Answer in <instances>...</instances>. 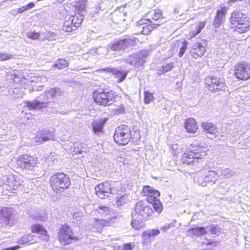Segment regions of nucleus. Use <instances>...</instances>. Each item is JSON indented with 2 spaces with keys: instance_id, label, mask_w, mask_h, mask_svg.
<instances>
[{
  "instance_id": "1",
  "label": "nucleus",
  "mask_w": 250,
  "mask_h": 250,
  "mask_svg": "<svg viewBox=\"0 0 250 250\" xmlns=\"http://www.w3.org/2000/svg\"><path fill=\"white\" fill-rule=\"evenodd\" d=\"M150 204L143 200L137 202L131 214V226L137 230L145 226L144 222L153 218L155 211Z\"/></svg>"
},
{
  "instance_id": "2",
  "label": "nucleus",
  "mask_w": 250,
  "mask_h": 250,
  "mask_svg": "<svg viewBox=\"0 0 250 250\" xmlns=\"http://www.w3.org/2000/svg\"><path fill=\"white\" fill-rule=\"evenodd\" d=\"M120 97L113 90H106L103 88H97L92 93L94 102L97 104L104 107L109 106Z\"/></svg>"
},
{
  "instance_id": "3",
  "label": "nucleus",
  "mask_w": 250,
  "mask_h": 250,
  "mask_svg": "<svg viewBox=\"0 0 250 250\" xmlns=\"http://www.w3.org/2000/svg\"><path fill=\"white\" fill-rule=\"evenodd\" d=\"M230 22L233 25L231 28L234 33L242 34L250 29V19L240 11H234L230 18Z\"/></svg>"
},
{
  "instance_id": "4",
  "label": "nucleus",
  "mask_w": 250,
  "mask_h": 250,
  "mask_svg": "<svg viewBox=\"0 0 250 250\" xmlns=\"http://www.w3.org/2000/svg\"><path fill=\"white\" fill-rule=\"evenodd\" d=\"M49 182L51 189L55 193H61L69 188L71 185V180L69 176L60 172L51 175Z\"/></svg>"
},
{
  "instance_id": "5",
  "label": "nucleus",
  "mask_w": 250,
  "mask_h": 250,
  "mask_svg": "<svg viewBox=\"0 0 250 250\" xmlns=\"http://www.w3.org/2000/svg\"><path fill=\"white\" fill-rule=\"evenodd\" d=\"M142 194L146 197L147 203L150 204L155 211L160 214L163 211V206L159 199L160 192L159 190L155 189L149 186L143 187L142 190Z\"/></svg>"
},
{
  "instance_id": "6",
  "label": "nucleus",
  "mask_w": 250,
  "mask_h": 250,
  "mask_svg": "<svg viewBox=\"0 0 250 250\" xmlns=\"http://www.w3.org/2000/svg\"><path fill=\"white\" fill-rule=\"evenodd\" d=\"M58 240L62 246L71 244L73 242L78 241L72 228L68 225L63 224L58 229Z\"/></svg>"
},
{
  "instance_id": "7",
  "label": "nucleus",
  "mask_w": 250,
  "mask_h": 250,
  "mask_svg": "<svg viewBox=\"0 0 250 250\" xmlns=\"http://www.w3.org/2000/svg\"><path fill=\"white\" fill-rule=\"evenodd\" d=\"M113 138L117 144L125 146L127 145L131 140H133L135 137L132 134L131 128L129 126L121 125L116 128Z\"/></svg>"
},
{
  "instance_id": "8",
  "label": "nucleus",
  "mask_w": 250,
  "mask_h": 250,
  "mask_svg": "<svg viewBox=\"0 0 250 250\" xmlns=\"http://www.w3.org/2000/svg\"><path fill=\"white\" fill-rule=\"evenodd\" d=\"M83 20V15L81 13H77L66 18L62 29L65 32H70L76 30L82 24Z\"/></svg>"
},
{
  "instance_id": "9",
  "label": "nucleus",
  "mask_w": 250,
  "mask_h": 250,
  "mask_svg": "<svg viewBox=\"0 0 250 250\" xmlns=\"http://www.w3.org/2000/svg\"><path fill=\"white\" fill-rule=\"evenodd\" d=\"M148 51L142 50L139 53L129 55L124 60L126 63L133 65L135 67L142 66L146 61L148 56Z\"/></svg>"
},
{
  "instance_id": "10",
  "label": "nucleus",
  "mask_w": 250,
  "mask_h": 250,
  "mask_svg": "<svg viewBox=\"0 0 250 250\" xmlns=\"http://www.w3.org/2000/svg\"><path fill=\"white\" fill-rule=\"evenodd\" d=\"M114 189L112 184L105 181L97 185L95 188V193L97 196L101 199H105L109 197L113 193Z\"/></svg>"
},
{
  "instance_id": "11",
  "label": "nucleus",
  "mask_w": 250,
  "mask_h": 250,
  "mask_svg": "<svg viewBox=\"0 0 250 250\" xmlns=\"http://www.w3.org/2000/svg\"><path fill=\"white\" fill-rule=\"evenodd\" d=\"M201 127L206 134H209L213 138L223 136V129L217 127V125L212 122H203L201 123Z\"/></svg>"
},
{
  "instance_id": "12",
  "label": "nucleus",
  "mask_w": 250,
  "mask_h": 250,
  "mask_svg": "<svg viewBox=\"0 0 250 250\" xmlns=\"http://www.w3.org/2000/svg\"><path fill=\"white\" fill-rule=\"evenodd\" d=\"M234 74L236 78H250V64L242 62L235 66Z\"/></svg>"
},
{
  "instance_id": "13",
  "label": "nucleus",
  "mask_w": 250,
  "mask_h": 250,
  "mask_svg": "<svg viewBox=\"0 0 250 250\" xmlns=\"http://www.w3.org/2000/svg\"><path fill=\"white\" fill-rule=\"evenodd\" d=\"M188 149L196 159H200L205 156L208 150L207 147L202 146L200 143L197 142L190 144Z\"/></svg>"
},
{
  "instance_id": "14",
  "label": "nucleus",
  "mask_w": 250,
  "mask_h": 250,
  "mask_svg": "<svg viewBox=\"0 0 250 250\" xmlns=\"http://www.w3.org/2000/svg\"><path fill=\"white\" fill-rule=\"evenodd\" d=\"M137 26L142 29L141 33L144 35H147L154 29L160 26L159 23H153L150 19L141 20L137 22Z\"/></svg>"
},
{
  "instance_id": "15",
  "label": "nucleus",
  "mask_w": 250,
  "mask_h": 250,
  "mask_svg": "<svg viewBox=\"0 0 250 250\" xmlns=\"http://www.w3.org/2000/svg\"><path fill=\"white\" fill-rule=\"evenodd\" d=\"M31 231L33 233L38 234L39 238L42 241L47 242L50 239L47 230L42 224L36 223L31 225Z\"/></svg>"
},
{
  "instance_id": "16",
  "label": "nucleus",
  "mask_w": 250,
  "mask_h": 250,
  "mask_svg": "<svg viewBox=\"0 0 250 250\" xmlns=\"http://www.w3.org/2000/svg\"><path fill=\"white\" fill-rule=\"evenodd\" d=\"M207 46V43L204 40L194 43L191 50L192 57L195 59L202 57L206 51Z\"/></svg>"
},
{
  "instance_id": "17",
  "label": "nucleus",
  "mask_w": 250,
  "mask_h": 250,
  "mask_svg": "<svg viewBox=\"0 0 250 250\" xmlns=\"http://www.w3.org/2000/svg\"><path fill=\"white\" fill-rule=\"evenodd\" d=\"M132 42L131 39L125 38L112 42L109 44V48L113 51H121L127 48Z\"/></svg>"
},
{
  "instance_id": "18",
  "label": "nucleus",
  "mask_w": 250,
  "mask_h": 250,
  "mask_svg": "<svg viewBox=\"0 0 250 250\" xmlns=\"http://www.w3.org/2000/svg\"><path fill=\"white\" fill-rule=\"evenodd\" d=\"M96 72H104L106 73H111L118 78H125L128 71L122 67H116L111 68L106 67L96 70Z\"/></svg>"
},
{
  "instance_id": "19",
  "label": "nucleus",
  "mask_w": 250,
  "mask_h": 250,
  "mask_svg": "<svg viewBox=\"0 0 250 250\" xmlns=\"http://www.w3.org/2000/svg\"><path fill=\"white\" fill-rule=\"evenodd\" d=\"M184 126L186 131L190 134H194L198 130V125L194 118L186 119L184 122Z\"/></svg>"
},
{
  "instance_id": "20",
  "label": "nucleus",
  "mask_w": 250,
  "mask_h": 250,
  "mask_svg": "<svg viewBox=\"0 0 250 250\" xmlns=\"http://www.w3.org/2000/svg\"><path fill=\"white\" fill-rule=\"evenodd\" d=\"M30 158V156L27 155H21L17 159V165L23 169L33 167L32 163Z\"/></svg>"
},
{
  "instance_id": "21",
  "label": "nucleus",
  "mask_w": 250,
  "mask_h": 250,
  "mask_svg": "<svg viewBox=\"0 0 250 250\" xmlns=\"http://www.w3.org/2000/svg\"><path fill=\"white\" fill-rule=\"evenodd\" d=\"M225 17V12L223 9L217 11L216 15L214 20L213 26L215 28H218L221 24L224 21Z\"/></svg>"
},
{
  "instance_id": "22",
  "label": "nucleus",
  "mask_w": 250,
  "mask_h": 250,
  "mask_svg": "<svg viewBox=\"0 0 250 250\" xmlns=\"http://www.w3.org/2000/svg\"><path fill=\"white\" fill-rule=\"evenodd\" d=\"M194 159H196L195 157L192 154L188 148L184 151L181 158L183 164L188 165L193 163Z\"/></svg>"
},
{
  "instance_id": "23",
  "label": "nucleus",
  "mask_w": 250,
  "mask_h": 250,
  "mask_svg": "<svg viewBox=\"0 0 250 250\" xmlns=\"http://www.w3.org/2000/svg\"><path fill=\"white\" fill-rule=\"evenodd\" d=\"M107 119H100L94 121L92 123V125L93 128V131L94 133H97L103 131V127Z\"/></svg>"
},
{
  "instance_id": "24",
  "label": "nucleus",
  "mask_w": 250,
  "mask_h": 250,
  "mask_svg": "<svg viewBox=\"0 0 250 250\" xmlns=\"http://www.w3.org/2000/svg\"><path fill=\"white\" fill-rule=\"evenodd\" d=\"M25 104L26 107L30 110L41 109L47 106V103H41L38 101H28L25 102Z\"/></svg>"
},
{
  "instance_id": "25",
  "label": "nucleus",
  "mask_w": 250,
  "mask_h": 250,
  "mask_svg": "<svg viewBox=\"0 0 250 250\" xmlns=\"http://www.w3.org/2000/svg\"><path fill=\"white\" fill-rule=\"evenodd\" d=\"M148 16L154 21H153V23H159L161 24L160 22L163 19V17L160 10L155 9L153 11L150 12Z\"/></svg>"
},
{
  "instance_id": "26",
  "label": "nucleus",
  "mask_w": 250,
  "mask_h": 250,
  "mask_svg": "<svg viewBox=\"0 0 250 250\" xmlns=\"http://www.w3.org/2000/svg\"><path fill=\"white\" fill-rule=\"evenodd\" d=\"M36 236L31 233L24 235L20 239V243L22 244H33L37 242L36 240Z\"/></svg>"
},
{
  "instance_id": "27",
  "label": "nucleus",
  "mask_w": 250,
  "mask_h": 250,
  "mask_svg": "<svg viewBox=\"0 0 250 250\" xmlns=\"http://www.w3.org/2000/svg\"><path fill=\"white\" fill-rule=\"evenodd\" d=\"M49 132L45 131H39L35 137L36 141L39 143L47 141L50 139L49 136Z\"/></svg>"
},
{
  "instance_id": "28",
  "label": "nucleus",
  "mask_w": 250,
  "mask_h": 250,
  "mask_svg": "<svg viewBox=\"0 0 250 250\" xmlns=\"http://www.w3.org/2000/svg\"><path fill=\"white\" fill-rule=\"evenodd\" d=\"M86 3L87 0H86L76 1L73 2V6L75 7V10L78 12V13H80V12L85 11Z\"/></svg>"
},
{
  "instance_id": "29",
  "label": "nucleus",
  "mask_w": 250,
  "mask_h": 250,
  "mask_svg": "<svg viewBox=\"0 0 250 250\" xmlns=\"http://www.w3.org/2000/svg\"><path fill=\"white\" fill-rule=\"evenodd\" d=\"M160 233V231L158 229H152L150 230H146L144 231L142 234L141 236L145 239H148L151 237H154L158 235Z\"/></svg>"
},
{
  "instance_id": "30",
  "label": "nucleus",
  "mask_w": 250,
  "mask_h": 250,
  "mask_svg": "<svg viewBox=\"0 0 250 250\" xmlns=\"http://www.w3.org/2000/svg\"><path fill=\"white\" fill-rule=\"evenodd\" d=\"M189 231L196 236H202L207 233V230L204 227H195L190 228Z\"/></svg>"
},
{
  "instance_id": "31",
  "label": "nucleus",
  "mask_w": 250,
  "mask_h": 250,
  "mask_svg": "<svg viewBox=\"0 0 250 250\" xmlns=\"http://www.w3.org/2000/svg\"><path fill=\"white\" fill-rule=\"evenodd\" d=\"M144 95V102L145 104H149L154 101L155 98L153 93L151 92L149 90L145 91Z\"/></svg>"
},
{
  "instance_id": "32",
  "label": "nucleus",
  "mask_w": 250,
  "mask_h": 250,
  "mask_svg": "<svg viewBox=\"0 0 250 250\" xmlns=\"http://www.w3.org/2000/svg\"><path fill=\"white\" fill-rule=\"evenodd\" d=\"M68 66V62L62 59H58V61L53 64V67L59 69L64 68Z\"/></svg>"
},
{
  "instance_id": "33",
  "label": "nucleus",
  "mask_w": 250,
  "mask_h": 250,
  "mask_svg": "<svg viewBox=\"0 0 250 250\" xmlns=\"http://www.w3.org/2000/svg\"><path fill=\"white\" fill-rule=\"evenodd\" d=\"M173 67V62H170L164 64L158 70V74L160 75L170 70Z\"/></svg>"
},
{
  "instance_id": "34",
  "label": "nucleus",
  "mask_w": 250,
  "mask_h": 250,
  "mask_svg": "<svg viewBox=\"0 0 250 250\" xmlns=\"http://www.w3.org/2000/svg\"><path fill=\"white\" fill-rule=\"evenodd\" d=\"M48 96L53 98L61 97L62 95V93L58 88H53L50 89L48 91Z\"/></svg>"
},
{
  "instance_id": "35",
  "label": "nucleus",
  "mask_w": 250,
  "mask_h": 250,
  "mask_svg": "<svg viewBox=\"0 0 250 250\" xmlns=\"http://www.w3.org/2000/svg\"><path fill=\"white\" fill-rule=\"evenodd\" d=\"M11 220V215L8 214L7 215H4L2 210L0 211V223H5L6 224H9Z\"/></svg>"
},
{
  "instance_id": "36",
  "label": "nucleus",
  "mask_w": 250,
  "mask_h": 250,
  "mask_svg": "<svg viewBox=\"0 0 250 250\" xmlns=\"http://www.w3.org/2000/svg\"><path fill=\"white\" fill-rule=\"evenodd\" d=\"M13 55L6 53H0V61H5L14 58Z\"/></svg>"
},
{
  "instance_id": "37",
  "label": "nucleus",
  "mask_w": 250,
  "mask_h": 250,
  "mask_svg": "<svg viewBox=\"0 0 250 250\" xmlns=\"http://www.w3.org/2000/svg\"><path fill=\"white\" fill-rule=\"evenodd\" d=\"M27 36L33 40H36L39 38L40 34L39 33H36L34 31H30L27 33Z\"/></svg>"
},
{
  "instance_id": "38",
  "label": "nucleus",
  "mask_w": 250,
  "mask_h": 250,
  "mask_svg": "<svg viewBox=\"0 0 250 250\" xmlns=\"http://www.w3.org/2000/svg\"><path fill=\"white\" fill-rule=\"evenodd\" d=\"M205 25V23L204 22H200L197 27V30L195 32L194 31L192 32V34L193 35V36H195L199 34L204 27Z\"/></svg>"
},
{
  "instance_id": "39",
  "label": "nucleus",
  "mask_w": 250,
  "mask_h": 250,
  "mask_svg": "<svg viewBox=\"0 0 250 250\" xmlns=\"http://www.w3.org/2000/svg\"><path fill=\"white\" fill-rule=\"evenodd\" d=\"M187 45L188 44L186 41L183 42V46L180 48V51L179 53V57H181L184 55L187 48Z\"/></svg>"
},
{
  "instance_id": "40",
  "label": "nucleus",
  "mask_w": 250,
  "mask_h": 250,
  "mask_svg": "<svg viewBox=\"0 0 250 250\" xmlns=\"http://www.w3.org/2000/svg\"><path fill=\"white\" fill-rule=\"evenodd\" d=\"M134 247V245L132 243H126L123 245V250H131Z\"/></svg>"
},
{
  "instance_id": "41",
  "label": "nucleus",
  "mask_w": 250,
  "mask_h": 250,
  "mask_svg": "<svg viewBox=\"0 0 250 250\" xmlns=\"http://www.w3.org/2000/svg\"><path fill=\"white\" fill-rule=\"evenodd\" d=\"M210 231L212 234H217L219 232V228L217 227V225L211 226Z\"/></svg>"
},
{
  "instance_id": "42",
  "label": "nucleus",
  "mask_w": 250,
  "mask_h": 250,
  "mask_svg": "<svg viewBox=\"0 0 250 250\" xmlns=\"http://www.w3.org/2000/svg\"><path fill=\"white\" fill-rule=\"evenodd\" d=\"M95 221L99 225H101L102 227H104L106 225L107 222L106 220L102 219L100 220L99 218H95Z\"/></svg>"
},
{
  "instance_id": "43",
  "label": "nucleus",
  "mask_w": 250,
  "mask_h": 250,
  "mask_svg": "<svg viewBox=\"0 0 250 250\" xmlns=\"http://www.w3.org/2000/svg\"><path fill=\"white\" fill-rule=\"evenodd\" d=\"M100 209L104 211H108V208L106 206H99L98 208L96 209V211H97L98 213H100V211H99Z\"/></svg>"
},
{
  "instance_id": "44",
  "label": "nucleus",
  "mask_w": 250,
  "mask_h": 250,
  "mask_svg": "<svg viewBox=\"0 0 250 250\" xmlns=\"http://www.w3.org/2000/svg\"><path fill=\"white\" fill-rule=\"evenodd\" d=\"M27 8L26 7V5L23 6L19 8L18 10V13H22L25 11H27Z\"/></svg>"
},
{
  "instance_id": "45",
  "label": "nucleus",
  "mask_w": 250,
  "mask_h": 250,
  "mask_svg": "<svg viewBox=\"0 0 250 250\" xmlns=\"http://www.w3.org/2000/svg\"><path fill=\"white\" fill-rule=\"evenodd\" d=\"M27 8V10L32 8L35 6V4L33 2H31L26 5Z\"/></svg>"
},
{
  "instance_id": "46",
  "label": "nucleus",
  "mask_w": 250,
  "mask_h": 250,
  "mask_svg": "<svg viewBox=\"0 0 250 250\" xmlns=\"http://www.w3.org/2000/svg\"><path fill=\"white\" fill-rule=\"evenodd\" d=\"M171 228V225L170 224H168L167 226H164L163 227H162L161 228V229L163 230H165L166 229H169V228Z\"/></svg>"
},
{
  "instance_id": "47",
  "label": "nucleus",
  "mask_w": 250,
  "mask_h": 250,
  "mask_svg": "<svg viewBox=\"0 0 250 250\" xmlns=\"http://www.w3.org/2000/svg\"><path fill=\"white\" fill-rule=\"evenodd\" d=\"M216 242L215 241H208L207 243V245H211V244H214Z\"/></svg>"
},
{
  "instance_id": "48",
  "label": "nucleus",
  "mask_w": 250,
  "mask_h": 250,
  "mask_svg": "<svg viewBox=\"0 0 250 250\" xmlns=\"http://www.w3.org/2000/svg\"><path fill=\"white\" fill-rule=\"evenodd\" d=\"M174 12L177 14H178L179 13V11L177 10L176 8H175L174 9Z\"/></svg>"
},
{
  "instance_id": "49",
  "label": "nucleus",
  "mask_w": 250,
  "mask_h": 250,
  "mask_svg": "<svg viewBox=\"0 0 250 250\" xmlns=\"http://www.w3.org/2000/svg\"><path fill=\"white\" fill-rule=\"evenodd\" d=\"M124 79H119L118 81H117L118 83H120Z\"/></svg>"
},
{
  "instance_id": "50",
  "label": "nucleus",
  "mask_w": 250,
  "mask_h": 250,
  "mask_svg": "<svg viewBox=\"0 0 250 250\" xmlns=\"http://www.w3.org/2000/svg\"><path fill=\"white\" fill-rule=\"evenodd\" d=\"M135 133H137L138 135H139V132H137V131H135Z\"/></svg>"
},
{
  "instance_id": "51",
  "label": "nucleus",
  "mask_w": 250,
  "mask_h": 250,
  "mask_svg": "<svg viewBox=\"0 0 250 250\" xmlns=\"http://www.w3.org/2000/svg\"><path fill=\"white\" fill-rule=\"evenodd\" d=\"M249 2H250V0H249Z\"/></svg>"
}]
</instances>
